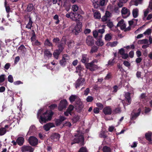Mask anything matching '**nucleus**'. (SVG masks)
Returning <instances> with one entry per match:
<instances>
[{"mask_svg":"<svg viewBox=\"0 0 152 152\" xmlns=\"http://www.w3.org/2000/svg\"><path fill=\"white\" fill-rule=\"evenodd\" d=\"M43 112V109H40L39 110L37 115V117L39 119L40 122L41 124L46 123L50 120L53 115V113L52 111H47L41 115Z\"/></svg>","mask_w":152,"mask_h":152,"instance_id":"f257e3e1","label":"nucleus"},{"mask_svg":"<svg viewBox=\"0 0 152 152\" xmlns=\"http://www.w3.org/2000/svg\"><path fill=\"white\" fill-rule=\"evenodd\" d=\"M66 43V40L64 39H62L61 43L58 46V50H56L53 53V55L56 59L58 58L59 55L64 48V45Z\"/></svg>","mask_w":152,"mask_h":152,"instance_id":"f03ea898","label":"nucleus"},{"mask_svg":"<svg viewBox=\"0 0 152 152\" xmlns=\"http://www.w3.org/2000/svg\"><path fill=\"white\" fill-rule=\"evenodd\" d=\"M75 138L73 140V142L71 143L72 145L75 143H78L80 142L81 145H83L84 138L83 134L80 132L79 131L78 133L75 135Z\"/></svg>","mask_w":152,"mask_h":152,"instance_id":"7ed1b4c3","label":"nucleus"},{"mask_svg":"<svg viewBox=\"0 0 152 152\" xmlns=\"http://www.w3.org/2000/svg\"><path fill=\"white\" fill-rule=\"evenodd\" d=\"M8 122L7 121H4L0 124V135H3L6 132V129H7L10 125L7 124Z\"/></svg>","mask_w":152,"mask_h":152,"instance_id":"20e7f679","label":"nucleus"},{"mask_svg":"<svg viewBox=\"0 0 152 152\" xmlns=\"http://www.w3.org/2000/svg\"><path fill=\"white\" fill-rule=\"evenodd\" d=\"M117 26L118 27H120L121 30H124L125 31H129L130 29V27L126 28V24L123 19L121 20L118 22Z\"/></svg>","mask_w":152,"mask_h":152,"instance_id":"39448f33","label":"nucleus"},{"mask_svg":"<svg viewBox=\"0 0 152 152\" xmlns=\"http://www.w3.org/2000/svg\"><path fill=\"white\" fill-rule=\"evenodd\" d=\"M85 80L84 78H79L74 84L76 88L77 89L82 86L85 83Z\"/></svg>","mask_w":152,"mask_h":152,"instance_id":"423d86ee","label":"nucleus"},{"mask_svg":"<svg viewBox=\"0 0 152 152\" xmlns=\"http://www.w3.org/2000/svg\"><path fill=\"white\" fill-rule=\"evenodd\" d=\"M121 11L122 16L124 18H126L130 15V12L129 10L126 7L122 8Z\"/></svg>","mask_w":152,"mask_h":152,"instance_id":"0eeeda50","label":"nucleus"},{"mask_svg":"<svg viewBox=\"0 0 152 152\" xmlns=\"http://www.w3.org/2000/svg\"><path fill=\"white\" fill-rule=\"evenodd\" d=\"M69 99L71 103H72L74 101H77L76 102V104L80 105H81L82 104V102H81L79 97L75 95H72L69 97Z\"/></svg>","mask_w":152,"mask_h":152,"instance_id":"6e6552de","label":"nucleus"},{"mask_svg":"<svg viewBox=\"0 0 152 152\" xmlns=\"http://www.w3.org/2000/svg\"><path fill=\"white\" fill-rule=\"evenodd\" d=\"M82 27L81 23L80 22H77L75 26V29L72 30L73 33L76 35L77 34L81 31Z\"/></svg>","mask_w":152,"mask_h":152,"instance_id":"1a4fd4ad","label":"nucleus"},{"mask_svg":"<svg viewBox=\"0 0 152 152\" xmlns=\"http://www.w3.org/2000/svg\"><path fill=\"white\" fill-rule=\"evenodd\" d=\"M133 91L131 92V93L129 92H125L124 94V97H125V101L127 102V104L129 105L130 104L131 102V99L130 97V94H133Z\"/></svg>","mask_w":152,"mask_h":152,"instance_id":"9d476101","label":"nucleus"},{"mask_svg":"<svg viewBox=\"0 0 152 152\" xmlns=\"http://www.w3.org/2000/svg\"><path fill=\"white\" fill-rule=\"evenodd\" d=\"M67 105V102L66 99L61 100L60 101L58 107V110L60 111L62 110L66 107Z\"/></svg>","mask_w":152,"mask_h":152,"instance_id":"9b49d317","label":"nucleus"},{"mask_svg":"<svg viewBox=\"0 0 152 152\" xmlns=\"http://www.w3.org/2000/svg\"><path fill=\"white\" fill-rule=\"evenodd\" d=\"M86 68L91 71H94L98 69L99 67L97 65H95L92 62L86 64Z\"/></svg>","mask_w":152,"mask_h":152,"instance_id":"f8f14e48","label":"nucleus"},{"mask_svg":"<svg viewBox=\"0 0 152 152\" xmlns=\"http://www.w3.org/2000/svg\"><path fill=\"white\" fill-rule=\"evenodd\" d=\"M28 141L31 145L34 146L37 144L38 140L36 137L31 136L29 138Z\"/></svg>","mask_w":152,"mask_h":152,"instance_id":"ddd939ff","label":"nucleus"},{"mask_svg":"<svg viewBox=\"0 0 152 152\" xmlns=\"http://www.w3.org/2000/svg\"><path fill=\"white\" fill-rule=\"evenodd\" d=\"M86 43L89 46H91L94 44V40L92 36H88L87 37L86 40Z\"/></svg>","mask_w":152,"mask_h":152,"instance_id":"4468645a","label":"nucleus"},{"mask_svg":"<svg viewBox=\"0 0 152 152\" xmlns=\"http://www.w3.org/2000/svg\"><path fill=\"white\" fill-rule=\"evenodd\" d=\"M84 69L83 67L80 65H78L76 67V70L75 72L78 73V75L80 76H81L83 73L84 72L83 71Z\"/></svg>","mask_w":152,"mask_h":152,"instance_id":"2eb2a0df","label":"nucleus"},{"mask_svg":"<svg viewBox=\"0 0 152 152\" xmlns=\"http://www.w3.org/2000/svg\"><path fill=\"white\" fill-rule=\"evenodd\" d=\"M21 150L22 152H33L34 149L30 146L24 145L21 147Z\"/></svg>","mask_w":152,"mask_h":152,"instance_id":"dca6fc26","label":"nucleus"},{"mask_svg":"<svg viewBox=\"0 0 152 152\" xmlns=\"http://www.w3.org/2000/svg\"><path fill=\"white\" fill-rule=\"evenodd\" d=\"M141 111V109L139 108L138 110V112L137 113L134 112V111L132 112L131 116V119L132 120H134L136 119L140 115Z\"/></svg>","mask_w":152,"mask_h":152,"instance_id":"f3484780","label":"nucleus"},{"mask_svg":"<svg viewBox=\"0 0 152 152\" xmlns=\"http://www.w3.org/2000/svg\"><path fill=\"white\" fill-rule=\"evenodd\" d=\"M55 127V125L53 124L52 123H49L43 126L44 129L48 131L51 128Z\"/></svg>","mask_w":152,"mask_h":152,"instance_id":"a211bd4d","label":"nucleus"},{"mask_svg":"<svg viewBox=\"0 0 152 152\" xmlns=\"http://www.w3.org/2000/svg\"><path fill=\"white\" fill-rule=\"evenodd\" d=\"M60 135L57 133L53 134L50 137L51 139L54 141H56L58 140L60 138Z\"/></svg>","mask_w":152,"mask_h":152,"instance_id":"6ab92c4d","label":"nucleus"},{"mask_svg":"<svg viewBox=\"0 0 152 152\" xmlns=\"http://www.w3.org/2000/svg\"><path fill=\"white\" fill-rule=\"evenodd\" d=\"M100 26L102 27L103 28L102 29H99L98 30V31L99 34V38H102V34L105 32L104 28L105 27V25H102L101 26V25H100L99 27H100Z\"/></svg>","mask_w":152,"mask_h":152,"instance_id":"aec40b11","label":"nucleus"},{"mask_svg":"<svg viewBox=\"0 0 152 152\" xmlns=\"http://www.w3.org/2000/svg\"><path fill=\"white\" fill-rule=\"evenodd\" d=\"M103 111L105 114L110 115L111 113L112 110L110 107H107L103 109Z\"/></svg>","mask_w":152,"mask_h":152,"instance_id":"412c9836","label":"nucleus"},{"mask_svg":"<svg viewBox=\"0 0 152 152\" xmlns=\"http://www.w3.org/2000/svg\"><path fill=\"white\" fill-rule=\"evenodd\" d=\"M69 58L68 56H66L65 55L64 56L62 59L60 61V64L62 65H65L66 60L68 59Z\"/></svg>","mask_w":152,"mask_h":152,"instance_id":"4be33fe9","label":"nucleus"},{"mask_svg":"<svg viewBox=\"0 0 152 152\" xmlns=\"http://www.w3.org/2000/svg\"><path fill=\"white\" fill-rule=\"evenodd\" d=\"M44 56L45 58H48L51 57L52 54L48 50H45L44 52Z\"/></svg>","mask_w":152,"mask_h":152,"instance_id":"5701e85b","label":"nucleus"},{"mask_svg":"<svg viewBox=\"0 0 152 152\" xmlns=\"http://www.w3.org/2000/svg\"><path fill=\"white\" fill-rule=\"evenodd\" d=\"M16 141L18 144L21 146L24 143V139L22 137H19L17 138Z\"/></svg>","mask_w":152,"mask_h":152,"instance_id":"b1692460","label":"nucleus"},{"mask_svg":"<svg viewBox=\"0 0 152 152\" xmlns=\"http://www.w3.org/2000/svg\"><path fill=\"white\" fill-rule=\"evenodd\" d=\"M139 10L137 8H136L133 10L132 13L133 17L134 18L137 17L139 15Z\"/></svg>","mask_w":152,"mask_h":152,"instance_id":"393cba45","label":"nucleus"},{"mask_svg":"<svg viewBox=\"0 0 152 152\" xmlns=\"http://www.w3.org/2000/svg\"><path fill=\"white\" fill-rule=\"evenodd\" d=\"M96 44L98 46H102L104 45V43L102 40L101 38H99L96 41Z\"/></svg>","mask_w":152,"mask_h":152,"instance_id":"a878e982","label":"nucleus"},{"mask_svg":"<svg viewBox=\"0 0 152 152\" xmlns=\"http://www.w3.org/2000/svg\"><path fill=\"white\" fill-rule=\"evenodd\" d=\"M152 133L151 132H148L145 134V136L146 139L149 142H151L152 141L151 136Z\"/></svg>","mask_w":152,"mask_h":152,"instance_id":"bb28decb","label":"nucleus"},{"mask_svg":"<svg viewBox=\"0 0 152 152\" xmlns=\"http://www.w3.org/2000/svg\"><path fill=\"white\" fill-rule=\"evenodd\" d=\"M72 16L71 17V19L72 20L77 21L78 14L76 13L73 12V15H72Z\"/></svg>","mask_w":152,"mask_h":152,"instance_id":"cd10ccee","label":"nucleus"},{"mask_svg":"<svg viewBox=\"0 0 152 152\" xmlns=\"http://www.w3.org/2000/svg\"><path fill=\"white\" fill-rule=\"evenodd\" d=\"M33 22L31 20V18H29V22L26 26V27L29 29H31L32 27V24Z\"/></svg>","mask_w":152,"mask_h":152,"instance_id":"c85d7f7f","label":"nucleus"},{"mask_svg":"<svg viewBox=\"0 0 152 152\" xmlns=\"http://www.w3.org/2000/svg\"><path fill=\"white\" fill-rule=\"evenodd\" d=\"M93 3V5L94 7L97 8L98 7V0H91Z\"/></svg>","mask_w":152,"mask_h":152,"instance_id":"c756f323","label":"nucleus"},{"mask_svg":"<svg viewBox=\"0 0 152 152\" xmlns=\"http://www.w3.org/2000/svg\"><path fill=\"white\" fill-rule=\"evenodd\" d=\"M94 16L95 18L99 19L101 18V15L98 11H96L94 13Z\"/></svg>","mask_w":152,"mask_h":152,"instance_id":"7c9ffc66","label":"nucleus"},{"mask_svg":"<svg viewBox=\"0 0 152 152\" xmlns=\"http://www.w3.org/2000/svg\"><path fill=\"white\" fill-rule=\"evenodd\" d=\"M105 39L106 41H110L112 39V35L110 34H107L105 36Z\"/></svg>","mask_w":152,"mask_h":152,"instance_id":"2f4dec72","label":"nucleus"},{"mask_svg":"<svg viewBox=\"0 0 152 152\" xmlns=\"http://www.w3.org/2000/svg\"><path fill=\"white\" fill-rule=\"evenodd\" d=\"M87 56L86 55L84 54L82 55V58L81 61L83 63H85L87 61L88 59L87 58Z\"/></svg>","mask_w":152,"mask_h":152,"instance_id":"473e14b6","label":"nucleus"},{"mask_svg":"<svg viewBox=\"0 0 152 152\" xmlns=\"http://www.w3.org/2000/svg\"><path fill=\"white\" fill-rule=\"evenodd\" d=\"M148 42V40L146 39H143L139 40L138 42V43L139 44H147Z\"/></svg>","mask_w":152,"mask_h":152,"instance_id":"72a5a7b5","label":"nucleus"},{"mask_svg":"<svg viewBox=\"0 0 152 152\" xmlns=\"http://www.w3.org/2000/svg\"><path fill=\"white\" fill-rule=\"evenodd\" d=\"M44 45L46 46H48L49 47L52 46L53 45L51 42L48 39H47L45 41Z\"/></svg>","mask_w":152,"mask_h":152,"instance_id":"f704fd0d","label":"nucleus"},{"mask_svg":"<svg viewBox=\"0 0 152 152\" xmlns=\"http://www.w3.org/2000/svg\"><path fill=\"white\" fill-rule=\"evenodd\" d=\"M114 59L115 58H114L110 60L108 62V64L106 65L107 66L113 65L115 63Z\"/></svg>","mask_w":152,"mask_h":152,"instance_id":"c9c22d12","label":"nucleus"},{"mask_svg":"<svg viewBox=\"0 0 152 152\" xmlns=\"http://www.w3.org/2000/svg\"><path fill=\"white\" fill-rule=\"evenodd\" d=\"M98 49V48L97 46H94L91 48V50L90 51V53H95L97 51Z\"/></svg>","mask_w":152,"mask_h":152,"instance_id":"e433bc0d","label":"nucleus"},{"mask_svg":"<svg viewBox=\"0 0 152 152\" xmlns=\"http://www.w3.org/2000/svg\"><path fill=\"white\" fill-rule=\"evenodd\" d=\"M103 152H111V149L109 147L104 146L103 148Z\"/></svg>","mask_w":152,"mask_h":152,"instance_id":"4c0bfd02","label":"nucleus"},{"mask_svg":"<svg viewBox=\"0 0 152 152\" xmlns=\"http://www.w3.org/2000/svg\"><path fill=\"white\" fill-rule=\"evenodd\" d=\"M79 9V7L77 5H73L72 7V10L75 12L77 11Z\"/></svg>","mask_w":152,"mask_h":152,"instance_id":"58836bf2","label":"nucleus"},{"mask_svg":"<svg viewBox=\"0 0 152 152\" xmlns=\"http://www.w3.org/2000/svg\"><path fill=\"white\" fill-rule=\"evenodd\" d=\"M33 8L34 7L32 4H29L27 7V10L29 12L33 10Z\"/></svg>","mask_w":152,"mask_h":152,"instance_id":"ea45409f","label":"nucleus"},{"mask_svg":"<svg viewBox=\"0 0 152 152\" xmlns=\"http://www.w3.org/2000/svg\"><path fill=\"white\" fill-rule=\"evenodd\" d=\"M99 137L101 138H105L107 137L106 135L105 134V132L103 131H101L99 134Z\"/></svg>","mask_w":152,"mask_h":152,"instance_id":"a19ab883","label":"nucleus"},{"mask_svg":"<svg viewBox=\"0 0 152 152\" xmlns=\"http://www.w3.org/2000/svg\"><path fill=\"white\" fill-rule=\"evenodd\" d=\"M93 35L95 38H97L98 37H99V32L98 31L96 30H94L93 31Z\"/></svg>","mask_w":152,"mask_h":152,"instance_id":"79ce46f5","label":"nucleus"},{"mask_svg":"<svg viewBox=\"0 0 152 152\" xmlns=\"http://www.w3.org/2000/svg\"><path fill=\"white\" fill-rule=\"evenodd\" d=\"M149 12L148 9H146L144 11V17L143 18V20H145L146 17L147 16L148 14L149 13Z\"/></svg>","mask_w":152,"mask_h":152,"instance_id":"37998d69","label":"nucleus"},{"mask_svg":"<svg viewBox=\"0 0 152 152\" xmlns=\"http://www.w3.org/2000/svg\"><path fill=\"white\" fill-rule=\"evenodd\" d=\"M79 119V117L78 116H76L74 117L72 119V122L74 123H76L77 122Z\"/></svg>","mask_w":152,"mask_h":152,"instance_id":"c03bdc74","label":"nucleus"},{"mask_svg":"<svg viewBox=\"0 0 152 152\" xmlns=\"http://www.w3.org/2000/svg\"><path fill=\"white\" fill-rule=\"evenodd\" d=\"M118 44V42L117 41L114 42H110L108 44L111 47H115Z\"/></svg>","mask_w":152,"mask_h":152,"instance_id":"a18cd8bd","label":"nucleus"},{"mask_svg":"<svg viewBox=\"0 0 152 152\" xmlns=\"http://www.w3.org/2000/svg\"><path fill=\"white\" fill-rule=\"evenodd\" d=\"M31 41L32 43L34 42L35 40H36V37L35 34V33L34 31H33V33L32 34V36L31 38Z\"/></svg>","mask_w":152,"mask_h":152,"instance_id":"49530a36","label":"nucleus"},{"mask_svg":"<svg viewBox=\"0 0 152 152\" xmlns=\"http://www.w3.org/2000/svg\"><path fill=\"white\" fill-rule=\"evenodd\" d=\"M8 81L10 83H12L13 82V77L11 75H9L8 77Z\"/></svg>","mask_w":152,"mask_h":152,"instance_id":"de8ad7c7","label":"nucleus"},{"mask_svg":"<svg viewBox=\"0 0 152 152\" xmlns=\"http://www.w3.org/2000/svg\"><path fill=\"white\" fill-rule=\"evenodd\" d=\"M32 44L33 45H40V43L36 39L32 43Z\"/></svg>","mask_w":152,"mask_h":152,"instance_id":"09e8293b","label":"nucleus"},{"mask_svg":"<svg viewBox=\"0 0 152 152\" xmlns=\"http://www.w3.org/2000/svg\"><path fill=\"white\" fill-rule=\"evenodd\" d=\"M54 19L56 20L57 21L55 23L56 24H58L59 22V20L58 19V16L57 15H56L53 17Z\"/></svg>","mask_w":152,"mask_h":152,"instance_id":"8fccbe9b","label":"nucleus"},{"mask_svg":"<svg viewBox=\"0 0 152 152\" xmlns=\"http://www.w3.org/2000/svg\"><path fill=\"white\" fill-rule=\"evenodd\" d=\"M78 152H87V151L86 147H82L80 149Z\"/></svg>","mask_w":152,"mask_h":152,"instance_id":"3c124183","label":"nucleus"},{"mask_svg":"<svg viewBox=\"0 0 152 152\" xmlns=\"http://www.w3.org/2000/svg\"><path fill=\"white\" fill-rule=\"evenodd\" d=\"M151 30L150 29H147L143 33V34L145 35H149L151 34Z\"/></svg>","mask_w":152,"mask_h":152,"instance_id":"603ef678","label":"nucleus"},{"mask_svg":"<svg viewBox=\"0 0 152 152\" xmlns=\"http://www.w3.org/2000/svg\"><path fill=\"white\" fill-rule=\"evenodd\" d=\"M86 99L87 102H91L93 100V98L92 96H89L87 97Z\"/></svg>","mask_w":152,"mask_h":152,"instance_id":"864d4df0","label":"nucleus"},{"mask_svg":"<svg viewBox=\"0 0 152 152\" xmlns=\"http://www.w3.org/2000/svg\"><path fill=\"white\" fill-rule=\"evenodd\" d=\"M118 52L121 55H122L125 53V50L123 48H121L119 50Z\"/></svg>","mask_w":152,"mask_h":152,"instance_id":"5fc2aeb1","label":"nucleus"},{"mask_svg":"<svg viewBox=\"0 0 152 152\" xmlns=\"http://www.w3.org/2000/svg\"><path fill=\"white\" fill-rule=\"evenodd\" d=\"M5 75H2L0 76V83H1L4 81L5 80Z\"/></svg>","mask_w":152,"mask_h":152,"instance_id":"6e6d98bb","label":"nucleus"},{"mask_svg":"<svg viewBox=\"0 0 152 152\" xmlns=\"http://www.w3.org/2000/svg\"><path fill=\"white\" fill-rule=\"evenodd\" d=\"M96 105L99 107L100 109H102L103 107V105L100 103H96Z\"/></svg>","mask_w":152,"mask_h":152,"instance_id":"4d7b16f0","label":"nucleus"},{"mask_svg":"<svg viewBox=\"0 0 152 152\" xmlns=\"http://www.w3.org/2000/svg\"><path fill=\"white\" fill-rule=\"evenodd\" d=\"M73 106L72 105H70L69 106L67 110L68 111L71 113V112L73 110Z\"/></svg>","mask_w":152,"mask_h":152,"instance_id":"13d9d810","label":"nucleus"},{"mask_svg":"<svg viewBox=\"0 0 152 152\" xmlns=\"http://www.w3.org/2000/svg\"><path fill=\"white\" fill-rule=\"evenodd\" d=\"M123 64L124 65L127 67L129 66H130V63L128 61H125L124 62Z\"/></svg>","mask_w":152,"mask_h":152,"instance_id":"bf43d9fd","label":"nucleus"},{"mask_svg":"<svg viewBox=\"0 0 152 152\" xmlns=\"http://www.w3.org/2000/svg\"><path fill=\"white\" fill-rule=\"evenodd\" d=\"M107 9L108 11H113V7L111 5H109L107 7Z\"/></svg>","mask_w":152,"mask_h":152,"instance_id":"052dcab7","label":"nucleus"},{"mask_svg":"<svg viewBox=\"0 0 152 152\" xmlns=\"http://www.w3.org/2000/svg\"><path fill=\"white\" fill-rule=\"evenodd\" d=\"M107 26L110 28H112L113 26V23L111 21H109L107 23Z\"/></svg>","mask_w":152,"mask_h":152,"instance_id":"680f3d73","label":"nucleus"},{"mask_svg":"<svg viewBox=\"0 0 152 152\" xmlns=\"http://www.w3.org/2000/svg\"><path fill=\"white\" fill-rule=\"evenodd\" d=\"M122 58L124 59H126L128 57V55L127 53H124L121 55Z\"/></svg>","mask_w":152,"mask_h":152,"instance_id":"e2e57ef3","label":"nucleus"},{"mask_svg":"<svg viewBox=\"0 0 152 152\" xmlns=\"http://www.w3.org/2000/svg\"><path fill=\"white\" fill-rule=\"evenodd\" d=\"M106 2L105 0H100L99 4L101 6H103L104 5Z\"/></svg>","mask_w":152,"mask_h":152,"instance_id":"0e129e2a","label":"nucleus"},{"mask_svg":"<svg viewBox=\"0 0 152 152\" xmlns=\"http://www.w3.org/2000/svg\"><path fill=\"white\" fill-rule=\"evenodd\" d=\"M62 122L59 119H57L56 121V125L57 126L59 125Z\"/></svg>","mask_w":152,"mask_h":152,"instance_id":"69168bd1","label":"nucleus"},{"mask_svg":"<svg viewBox=\"0 0 152 152\" xmlns=\"http://www.w3.org/2000/svg\"><path fill=\"white\" fill-rule=\"evenodd\" d=\"M90 91V89L89 88H87L84 92V95L87 96L88 95Z\"/></svg>","mask_w":152,"mask_h":152,"instance_id":"338daca9","label":"nucleus"},{"mask_svg":"<svg viewBox=\"0 0 152 152\" xmlns=\"http://www.w3.org/2000/svg\"><path fill=\"white\" fill-rule=\"evenodd\" d=\"M114 112L115 113H120L121 112V109L119 108H117L115 109Z\"/></svg>","mask_w":152,"mask_h":152,"instance_id":"774afa93","label":"nucleus"}]
</instances>
